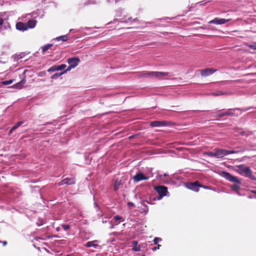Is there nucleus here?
Returning <instances> with one entry per match:
<instances>
[{
	"label": "nucleus",
	"mask_w": 256,
	"mask_h": 256,
	"mask_svg": "<svg viewBox=\"0 0 256 256\" xmlns=\"http://www.w3.org/2000/svg\"><path fill=\"white\" fill-rule=\"evenodd\" d=\"M233 170L238 173L240 175L250 178L252 180H256V176L252 174V172L250 168L244 164H242L235 166Z\"/></svg>",
	"instance_id": "1"
},
{
	"label": "nucleus",
	"mask_w": 256,
	"mask_h": 256,
	"mask_svg": "<svg viewBox=\"0 0 256 256\" xmlns=\"http://www.w3.org/2000/svg\"><path fill=\"white\" fill-rule=\"evenodd\" d=\"M222 176L230 182L236 183V184L230 186V188L232 190L238 194L239 190L240 188L241 181L236 176H233L229 172H222Z\"/></svg>",
	"instance_id": "2"
},
{
	"label": "nucleus",
	"mask_w": 256,
	"mask_h": 256,
	"mask_svg": "<svg viewBox=\"0 0 256 256\" xmlns=\"http://www.w3.org/2000/svg\"><path fill=\"white\" fill-rule=\"evenodd\" d=\"M186 188L190 190H192L196 192L199 191L200 188H208V186L201 184L198 180L194 182H188L186 184Z\"/></svg>",
	"instance_id": "3"
},
{
	"label": "nucleus",
	"mask_w": 256,
	"mask_h": 256,
	"mask_svg": "<svg viewBox=\"0 0 256 256\" xmlns=\"http://www.w3.org/2000/svg\"><path fill=\"white\" fill-rule=\"evenodd\" d=\"M216 155V158H222L225 156L230 154H236L238 151L236 150H228L224 149H215Z\"/></svg>",
	"instance_id": "4"
},
{
	"label": "nucleus",
	"mask_w": 256,
	"mask_h": 256,
	"mask_svg": "<svg viewBox=\"0 0 256 256\" xmlns=\"http://www.w3.org/2000/svg\"><path fill=\"white\" fill-rule=\"evenodd\" d=\"M154 190L158 194V200H160L164 196H166L168 193L167 187L164 186H156Z\"/></svg>",
	"instance_id": "5"
},
{
	"label": "nucleus",
	"mask_w": 256,
	"mask_h": 256,
	"mask_svg": "<svg viewBox=\"0 0 256 256\" xmlns=\"http://www.w3.org/2000/svg\"><path fill=\"white\" fill-rule=\"evenodd\" d=\"M76 183V180L74 178H66L58 183V186H62L64 184L72 185Z\"/></svg>",
	"instance_id": "6"
},
{
	"label": "nucleus",
	"mask_w": 256,
	"mask_h": 256,
	"mask_svg": "<svg viewBox=\"0 0 256 256\" xmlns=\"http://www.w3.org/2000/svg\"><path fill=\"white\" fill-rule=\"evenodd\" d=\"M168 72H148L147 74H145L144 76H151L154 77H164L168 76Z\"/></svg>",
	"instance_id": "7"
},
{
	"label": "nucleus",
	"mask_w": 256,
	"mask_h": 256,
	"mask_svg": "<svg viewBox=\"0 0 256 256\" xmlns=\"http://www.w3.org/2000/svg\"><path fill=\"white\" fill-rule=\"evenodd\" d=\"M168 122L166 121H152L150 122V125L152 127H161L168 125Z\"/></svg>",
	"instance_id": "8"
},
{
	"label": "nucleus",
	"mask_w": 256,
	"mask_h": 256,
	"mask_svg": "<svg viewBox=\"0 0 256 256\" xmlns=\"http://www.w3.org/2000/svg\"><path fill=\"white\" fill-rule=\"evenodd\" d=\"M148 176H145L142 172L137 173L133 178L134 180L136 182H138L143 180H148Z\"/></svg>",
	"instance_id": "9"
},
{
	"label": "nucleus",
	"mask_w": 256,
	"mask_h": 256,
	"mask_svg": "<svg viewBox=\"0 0 256 256\" xmlns=\"http://www.w3.org/2000/svg\"><path fill=\"white\" fill-rule=\"evenodd\" d=\"M216 70L212 68H206L202 70L200 74L202 76H206L214 72Z\"/></svg>",
	"instance_id": "10"
},
{
	"label": "nucleus",
	"mask_w": 256,
	"mask_h": 256,
	"mask_svg": "<svg viewBox=\"0 0 256 256\" xmlns=\"http://www.w3.org/2000/svg\"><path fill=\"white\" fill-rule=\"evenodd\" d=\"M230 20H226L224 18H214V20L209 22V24H224L230 21Z\"/></svg>",
	"instance_id": "11"
},
{
	"label": "nucleus",
	"mask_w": 256,
	"mask_h": 256,
	"mask_svg": "<svg viewBox=\"0 0 256 256\" xmlns=\"http://www.w3.org/2000/svg\"><path fill=\"white\" fill-rule=\"evenodd\" d=\"M16 28L19 30L24 31L28 29V26L26 23H23L22 22H18L16 24Z\"/></svg>",
	"instance_id": "12"
},
{
	"label": "nucleus",
	"mask_w": 256,
	"mask_h": 256,
	"mask_svg": "<svg viewBox=\"0 0 256 256\" xmlns=\"http://www.w3.org/2000/svg\"><path fill=\"white\" fill-rule=\"evenodd\" d=\"M98 242V240H97L88 242L85 244V246L86 248L94 247V248H96L98 246V245L97 244Z\"/></svg>",
	"instance_id": "13"
},
{
	"label": "nucleus",
	"mask_w": 256,
	"mask_h": 256,
	"mask_svg": "<svg viewBox=\"0 0 256 256\" xmlns=\"http://www.w3.org/2000/svg\"><path fill=\"white\" fill-rule=\"evenodd\" d=\"M68 64H78L80 62V60L78 57H73L67 60Z\"/></svg>",
	"instance_id": "14"
},
{
	"label": "nucleus",
	"mask_w": 256,
	"mask_h": 256,
	"mask_svg": "<svg viewBox=\"0 0 256 256\" xmlns=\"http://www.w3.org/2000/svg\"><path fill=\"white\" fill-rule=\"evenodd\" d=\"M66 65H60L56 66L54 65V66L52 67L49 70L50 71H54L56 70H62L66 68Z\"/></svg>",
	"instance_id": "15"
},
{
	"label": "nucleus",
	"mask_w": 256,
	"mask_h": 256,
	"mask_svg": "<svg viewBox=\"0 0 256 256\" xmlns=\"http://www.w3.org/2000/svg\"><path fill=\"white\" fill-rule=\"evenodd\" d=\"M36 21L34 20H31L28 21L26 24H27V26H28V28H34L36 24Z\"/></svg>",
	"instance_id": "16"
},
{
	"label": "nucleus",
	"mask_w": 256,
	"mask_h": 256,
	"mask_svg": "<svg viewBox=\"0 0 256 256\" xmlns=\"http://www.w3.org/2000/svg\"><path fill=\"white\" fill-rule=\"evenodd\" d=\"M76 66L77 65H70L68 67V68L66 70H65L64 71L62 72H61L60 73L58 74H56L54 76H55V75L56 76H61L62 74H64L66 72L71 70L72 68H75Z\"/></svg>",
	"instance_id": "17"
},
{
	"label": "nucleus",
	"mask_w": 256,
	"mask_h": 256,
	"mask_svg": "<svg viewBox=\"0 0 256 256\" xmlns=\"http://www.w3.org/2000/svg\"><path fill=\"white\" fill-rule=\"evenodd\" d=\"M120 184H121L120 180H116L115 181L114 186V190L115 191H116L118 189Z\"/></svg>",
	"instance_id": "18"
},
{
	"label": "nucleus",
	"mask_w": 256,
	"mask_h": 256,
	"mask_svg": "<svg viewBox=\"0 0 256 256\" xmlns=\"http://www.w3.org/2000/svg\"><path fill=\"white\" fill-rule=\"evenodd\" d=\"M225 116H234V114L228 111L225 112H223L219 115L220 117H222Z\"/></svg>",
	"instance_id": "19"
},
{
	"label": "nucleus",
	"mask_w": 256,
	"mask_h": 256,
	"mask_svg": "<svg viewBox=\"0 0 256 256\" xmlns=\"http://www.w3.org/2000/svg\"><path fill=\"white\" fill-rule=\"evenodd\" d=\"M244 45L246 46H247L249 47L252 50H256V42H252L250 44H248V43H245Z\"/></svg>",
	"instance_id": "20"
},
{
	"label": "nucleus",
	"mask_w": 256,
	"mask_h": 256,
	"mask_svg": "<svg viewBox=\"0 0 256 256\" xmlns=\"http://www.w3.org/2000/svg\"><path fill=\"white\" fill-rule=\"evenodd\" d=\"M52 46V44H48L42 48V52L44 53Z\"/></svg>",
	"instance_id": "21"
},
{
	"label": "nucleus",
	"mask_w": 256,
	"mask_h": 256,
	"mask_svg": "<svg viewBox=\"0 0 256 256\" xmlns=\"http://www.w3.org/2000/svg\"><path fill=\"white\" fill-rule=\"evenodd\" d=\"M56 40H62L63 42H66L68 40V37H67L66 35H64V36H62L57 37Z\"/></svg>",
	"instance_id": "22"
},
{
	"label": "nucleus",
	"mask_w": 256,
	"mask_h": 256,
	"mask_svg": "<svg viewBox=\"0 0 256 256\" xmlns=\"http://www.w3.org/2000/svg\"><path fill=\"white\" fill-rule=\"evenodd\" d=\"M23 123V122H18L12 126V130H16Z\"/></svg>",
	"instance_id": "23"
},
{
	"label": "nucleus",
	"mask_w": 256,
	"mask_h": 256,
	"mask_svg": "<svg viewBox=\"0 0 256 256\" xmlns=\"http://www.w3.org/2000/svg\"><path fill=\"white\" fill-rule=\"evenodd\" d=\"M24 83H25V81L24 80H22L20 82H18L17 84H16L14 85V87L15 88H20V87H21V85L23 84Z\"/></svg>",
	"instance_id": "24"
},
{
	"label": "nucleus",
	"mask_w": 256,
	"mask_h": 256,
	"mask_svg": "<svg viewBox=\"0 0 256 256\" xmlns=\"http://www.w3.org/2000/svg\"><path fill=\"white\" fill-rule=\"evenodd\" d=\"M114 219L116 220V221H118V220H122V221H124V219L121 216H116L114 217Z\"/></svg>",
	"instance_id": "25"
},
{
	"label": "nucleus",
	"mask_w": 256,
	"mask_h": 256,
	"mask_svg": "<svg viewBox=\"0 0 256 256\" xmlns=\"http://www.w3.org/2000/svg\"><path fill=\"white\" fill-rule=\"evenodd\" d=\"M13 82V80H5L3 81L2 83L4 85H8L10 84H11Z\"/></svg>",
	"instance_id": "26"
},
{
	"label": "nucleus",
	"mask_w": 256,
	"mask_h": 256,
	"mask_svg": "<svg viewBox=\"0 0 256 256\" xmlns=\"http://www.w3.org/2000/svg\"><path fill=\"white\" fill-rule=\"evenodd\" d=\"M216 153L215 150H214V152H209L208 153V155L210 156H212V157H216Z\"/></svg>",
	"instance_id": "27"
},
{
	"label": "nucleus",
	"mask_w": 256,
	"mask_h": 256,
	"mask_svg": "<svg viewBox=\"0 0 256 256\" xmlns=\"http://www.w3.org/2000/svg\"><path fill=\"white\" fill-rule=\"evenodd\" d=\"M61 226L65 230H67L70 228L69 224H62Z\"/></svg>",
	"instance_id": "28"
},
{
	"label": "nucleus",
	"mask_w": 256,
	"mask_h": 256,
	"mask_svg": "<svg viewBox=\"0 0 256 256\" xmlns=\"http://www.w3.org/2000/svg\"><path fill=\"white\" fill-rule=\"evenodd\" d=\"M161 240H162V239L160 238H154V244H156V245L158 244V241Z\"/></svg>",
	"instance_id": "29"
},
{
	"label": "nucleus",
	"mask_w": 256,
	"mask_h": 256,
	"mask_svg": "<svg viewBox=\"0 0 256 256\" xmlns=\"http://www.w3.org/2000/svg\"><path fill=\"white\" fill-rule=\"evenodd\" d=\"M132 250L135 252H138L140 250V247L136 246L132 248Z\"/></svg>",
	"instance_id": "30"
},
{
	"label": "nucleus",
	"mask_w": 256,
	"mask_h": 256,
	"mask_svg": "<svg viewBox=\"0 0 256 256\" xmlns=\"http://www.w3.org/2000/svg\"><path fill=\"white\" fill-rule=\"evenodd\" d=\"M161 246L160 245V244H158V246H155L153 248H152V250L153 251H156V250H157L159 249L160 248V246Z\"/></svg>",
	"instance_id": "31"
},
{
	"label": "nucleus",
	"mask_w": 256,
	"mask_h": 256,
	"mask_svg": "<svg viewBox=\"0 0 256 256\" xmlns=\"http://www.w3.org/2000/svg\"><path fill=\"white\" fill-rule=\"evenodd\" d=\"M128 205L130 206H132V207H134V204L133 202H128Z\"/></svg>",
	"instance_id": "32"
},
{
	"label": "nucleus",
	"mask_w": 256,
	"mask_h": 256,
	"mask_svg": "<svg viewBox=\"0 0 256 256\" xmlns=\"http://www.w3.org/2000/svg\"><path fill=\"white\" fill-rule=\"evenodd\" d=\"M240 134L242 136H244V135L248 136V134H247L246 132H244V131H242V132H240Z\"/></svg>",
	"instance_id": "33"
},
{
	"label": "nucleus",
	"mask_w": 256,
	"mask_h": 256,
	"mask_svg": "<svg viewBox=\"0 0 256 256\" xmlns=\"http://www.w3.org/2000/svg\"><path fill=\"white\" fill-rule=\"evenodd\" d=\"M4 24V20L2 18H0V26Z\"/></svg>",
	"instance_id": "34"
},
{
	"label": "nucleus",
	"mask_w": 256,
	"mask_h": 256,
	"mask_svg": "<svg viewBox=\"0 0 256 256\" xmlns=\"http://www.w3.org/2000/svg\"><path fill=\"white\" fill-rule=\"evenodd\" d=\"M22 57H19L18 56H16L15 58V59H16L18 60H20V59H22Z\"/></svg>",
	"instance_id": "35"
},
{
	"label": "nucleus",
	"mask_w": 256,
	"mask_h": 256,
	"mask_svg": "<svg viewBox=\"0 0 256 256\" xmlns=\"http://www.w3.org/2000/svg\"><path fill=\"white\" fill-rule=\"evenodd\" d=\"M3 246H5L7 244V242L4 240L2 242Z\"/></svg>",
	"instance_id": "36"
},
{
	"label": "nucleus",
	"mask_w": 256,
	"mask_h": 256,
	"mask_svg": "<svg viewBox=\"0 0 256 256\" xmlns=\"http://www.w3.org/2000/svg\"><path fill=\"white\" fill-rule=\"evenodd\" d=\"M14 130H12V128L10 129V130L9 131V132H8V134H12V132L14 131Z\"/></svg>",
	"instance_id": "37"
},
{
	"label": "nucleus",
	"mask_w": 256,
	"mask_h": 256,
	"mask_svg": "<svg viewBox=\"0 0 256 256\" xmlns=\"http://www.w3.org/2000/svg\"><path fill=\"white\" fill-rule=\"evenodd\" d=\"M132 243H133V244H137V242L136 241H133Z\"/></svg>",
	"instance_id": "38"
},
{
	"label": "nucleus",
	"mask_w": 256,
	"mask_h": 256,
	"mask_svg": "<svg viewBox=\"0 0 256 256\" xmlns=\"http://www.w3.org/2000/svg\"><path fill=\"white\" fill-rule=\"evenodd\" d=\"M214 96H218L220 94H218V93H214L213 94Z\"/></svg>",
	"instance_id": "39"
},
{
	"label": "nucleus",
	"mask_w": 256,
	"mask_h": 256,
	"mask_svg": "<svg viewBox=\"0 0 256 256\" xmlns=\"http://www.w3.org/2000/svg\"><path fill=\"white\" fill-rule=\"evenodd\" d=\"M26 60L23 61L22 60H20L18 62H26Z\"/></svg>",
	"instance_id": "40"
},
{
	"label": "nucleus",
	"mask_w": 256,
	"mask_h": 256,
	"mask_svg": "<svg viewBox=\"0 0 256 256\" xmlns=\"http://www.w3.org/2000/svg\"><path fill=\"white\" fill-rule=\"evenodd\" d=\"M137 20H138L136 18L133 20L134 22H136V21H137Z\"/></svg>",
	"instance_id": "41"
},
{
	"label": "nucleus",
	"mask_w": 256,
	"mask_h": 256,
	"mask_svg": "<svg viewBox=\"0 0 256 256\" xmlns=\"http://www.w3.org/2000/svg\"><path fill=\"white\" fill-rule=\"evenodd\" d=\"M128 20H132V18L131 17H130V18H128Z\"/></svg>",
	"instance_id": "42"
},
{
	"label": "nucleus",
	"mask_w": 256,
	"mask_h": 256,
	"mask_svg": "<svg viewBox=\"0 0 256 256\" xmlns=\"http://www.w3.org/2000/svg\"><path fill=\"white\" fill-rule=\"evenodd\" d=\"M253 192L256 194V190L253 191Z\"/></svg>",
	"instance_id": "43"
},
{
	"label": "nucleus",
	"mask_w": 256,
	"mask_h": 256,
	"mask_svg": "<svg viewBox=\"0 0 256 256\" xmlns=\"http://www.w3.org/2000/svg\"><path fill=\"white\" fill-rule=\"evenodd\" d=\"M66 256H70V255H69V254H68V255H66Z\"/></svg>",
	"instance_id": "44"
}]
</instances>
